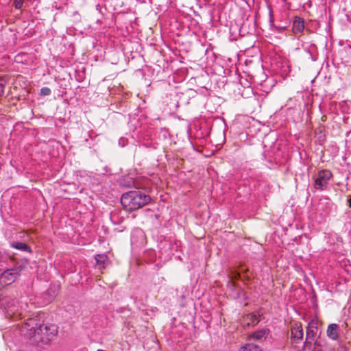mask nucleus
<instances>
[{"label":"nucleus","instance_id":"1","mask_svg":"<svg viewBox=\"0 0 351 351\" xmlns=\"http://www.w3.org/2000/svg\"><path fill=\"white\" fill-rule=\"evenodd\" d=\"M19 332L28 343L40 346L53 339L57 334V328L54 325H43L38 319L32 318L21 326Z\"/></svg>","mask_w":351,"mask_h":351},{"label":"nucleus","instance_id":"2","mask_svg":"<svg viewBox=\"0 0 351 351\" xmlns=\"http://www.w3.org/2000/svg\"><path fill=\"white\" fill-rule=\"evenodd\" d=\"M151 201L149 195L140 191H131L122 195L121 203L128 210L139 209Z\"/></svg>","mask_w":351,"mask_h":351},{"label":"nucleus","instance_id":"3","mask_svg":"<svg viewBox=\"0 0 351 351\" xmlns=\"http://www.w3.org/2000/svg\"><path fill=\"white\" fill-rule=\"evenodd\" d=\"M318 333V328H317V321L316 319H311L308 326L306 327V340L303 344V350L310 349L311 348L312 344L313 343L314 348L313 351H319L317 350V347L319 346L320 344L316 340V337Z\"/></svg>","mask_w":351,"mask_h":351},{"label":"nucleus","instance_id":"4","mask_svg":"<svg viewBox=\"0 0 351 351\" xmlns=\"http://www.w3.org/2000/svg\"><path fill=\"white\" fill-rule=\"evenodd\" d=\"M332 176L330 170L322 169L317 173L315 180L314 187L316 190L324 191L327 189L328 181Z\"/></svg>","mask_w":351,"mask_h":351},{"label":"nucleus","instance_id":"5","mask_svg":"<svg viewBox=\"0 0 351 351\" xmlns=\"http://www.w3.org/2000/svg\"><path fill=\"white\" fill-rule=\"evenodd\" d=\"M19 276L20 269L19 268L7 269L0 275V283L3 286L11 285Z\"/></svg>","mask_w":351,"mask_h":351},{"label":"nucleus","instance_id":"6","mask_svg":"<svg viewBox=\"0 0 351 351\" xmlns=\"http://www.w3.org/2000/svg\"><path fill=\"white\" fill-rule=\"evenodd\" d=\"M303 329L300 322L293 324L291 328V340L293 343H298L303 339Z\"/></svg>","mask_w":351,"mask_h":351},{"label":"nucleus","instance_id":"7","mask_svg":"<svg viewBox=\"0 0 351 351\" xmlns=\"http://www.w3.org/2000/svg\"><path fill=\"white\" fill-rule=\"evenodd\" d=\"M304 29V21L303 19L295 16L293 22L292 29L294 34L302 33Z\"/></svg>","mask_w":351,"mask_h":351},{"label":"nucleus","instance_id":"8","mask_svg":"<svg viewBox=\"0 0 351 351\" xmlns=\"http://www.w3.org/2000/svg\"><path fill=\"white\" fill-rule=\"evenodd\" d=\"M338 325L336 324H331L328 326L327 335L332 340H337L339 337L338 334Z\"/></svg>","mask_w":351,"mask_h":351},{"label":"nucleus","instance_id":"9","mask_svg":"<svg viewBox=\"0 0 351 351\" xmlns=\"http://www.w3.org/2000/svg\"><path fill=\"white\" fill-rule=\"evenodd\" d=\"M12 247L17 250L25 252H31L30 247L25 243L14 242L11 244Z\"/></svg>","mask_w":351,"mask_h":351},{"label":"nucleus","instance_id":"10","mask_svg":"<svg viewBox=\"0 0 351 351\" xmlns=\"http://www.w3.org/2000/svg\"><path fill=\"white\" fill-rule=\"evenodd\" d=\"M108 258L105 254H97L95 256V261L98 266H99L100 269H103L105 267L106 262L107 261Z\"/></svg>","mask_w":351,"mask_h":351},{"label":"nucleus","instance_id":"11","mask_svg":"<svg viewBox=\"0 0 351 351\" xmlns=\"http://www.w3.org/2000/svg\"><path fill=\"white\" fill-rule=\"evenodd\" d=\"M240 351H262L261 348L253 343H247L241 348Z\"/></svg>","mask_w":351,"mask_h":351},{"label":"nucleus","instance_id":"12","mask_svg":"<svg viewBox=\"0 0 351 351\" xmlns=\"http://www.w3.org/2000/svg\"><path fill=\"white\" fill-rule=\"evenodd\" d=\"M247 319L250 320V322L247 323L248 325L252 324L254 326L260 322L258 317L255 314H249L247 316Z\"/></svg>","mask_w":351,"mask_h":351},{"label":"nucleus","instance_id":"13","mask_svg":"<svg viewBox=\"0 0 351 351\" xmlns=\"http://www.w3.org/2000/svg\"><path fill=\"white\" fill-rule=\"evenodd\" d=\"M265 337H266V331L263 330L254 332L252 334V337L254 339H258V340H261L263 338H265Z\"/></svg>","mask_w":351,"mask_h":351},{"label":"nucleus","instance_id":"14","mask_svg":"<svg viewBox=\"0 0 351 351\" xmlns=\"http://www.w3.org/2000/svg\"><path fill=\"white\" fill-rule=\"evenodd\" d=\"M24 0H14V6L16 9H21L23 7Z\"/></svg>","mask_w":351,"mask_h":351},{"label":"nucleus","instance_id":"15","mask_svg":"<svg viewBox=\"0 0 351 351\" xmlns=\"http://www.w3.org/2000/svg\"><path fill=\"white\" fill-rule=\"evenodd\" d=\"M51 94V89L48 87H43L40 89L41 95H49Z\"/></svg>","mask_w":351,"mask_h":351},{"label":"nucleus","instance_id":"16","mask_svg":"<svg viewBox=\"0 0 351 351\" xmlns=\"http://www.w3.org/2000/svg\"><path fill=\"white\" fill-rule=\"evenodd\" d=\"M230 276L232 279H237L240 277V274L237 271H232Z\"/></svg>","mask_w":351,"mask_h":351},{"label":"nucleus","instance_id":"17","mask_svg":"<svg viewBox=\"0 0 351 351\" xmlns=\"http://www.w3.org/2000/svg\"><path fill=\"white\" fill-rule=\"evenodd\" d=\"M5 82H0V97L4 94Z\"/></svg>","mask_w":351,"mask_h":351},{"label":"nucleus","instance_id":"18","mask_svg":"<svg viewBox=\"0 0 351 351\" xmlns=\"http://www.w3.org/2000/svg\"><path fill=\"white\" fill-rule=\"evenodd\" d=\"M346 16L348 21L351 23V12L349 14H348Z\"/></svg>","mask_w":351,"mask_h":351},{"label":"nucleus","instance_id":"19","mask_svg":"<svg viewBox=\"0 0 351 351\" xmlns=\"http://www.w3.org/2000/svg\"><path fill=\"white\" fill-rule=\"evenodd\" d=\"M236 292H237V293L238 294V295H240V293H242V291H241V289L238 288V289H236Z\"/></svg>","mask_w":351,"mask_h":351},{"label":"nucleus","instance_id":"20","mask_svg":"<svg viewBox=\"0 0 351 351\" xmlns=\"http://www.w3.org/2000/svg\"><path fill=\"white\" fill-rule=\"evenodd\" d=\"M348 202H349V206L351 208V199H348Z\"/></svg>","mask_w":351,"mask_h":351},{"label":"nucleus","instance_id":"21","mask_svg":"<svg viewBox=\"0 0 351 351\" xmlns=\"http://www.w3.org/2000/svg\"><path fill=\"white\" fill-rule=\"evenodd\" d=\"M0 82H5L3 79H0Z\"/></svg>","mask_w":351,"mask_h":351},{"label":"nucleus","instance_id":"22","mask_svg":"<svg viewBox=\"0 0 351 351\" xmlns=\"http://www.w3.org/2000/svg\"><path fill=\"white\" fill-rule=\"evenodd\" d=\"M10 311L12 312V309H10V310L8 311V314H9Z\"/></svg>","mask_w":351,"mask_h":351}]
</instances>
